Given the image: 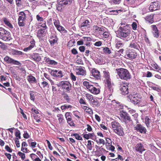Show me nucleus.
<instances>
[{"instance_id":"obj_1","label":"nucleus","mask_w":161,"mask_h":161,"mask_svg":"<svg viewBox=\"0 0 161 161\" xmlns=\"http://www.w3.org/2000/svg\"><path fill=\"white\" fill-rule=\"evenodd\" d=\"M116 71L118 75L121 79L127 80L131 78L129 72L126 69L119 68L116 69Z\"/></svg>"},{"instance_id":"obj_2","label":"nucleus","mask_w":161,"mask_h":161,"mask_svg":"<svg viewBox=\"0 0 161 161\" xmlns=\"http://www.w3.org/2000/svg\"><path fill=\"white\" fill-rule=\"evenodd\" d=\"M129 25H127L126 26L120 27L119 28V31L118 33V36L119 37L125 38L129 36L130 31L129 29Z\"/></svg>"},{"instance_id":"obj_3","label":"nucleus","mask_w":161,"mask_h":161,"mask_svg":"<svg viewBox=\"0 0 161 161\" xmlns=\"http://www.w3.org/2000/svg\"><path fill=\"white\" fill-rule=\"evenodd\" d=\"M111 125L113 130L116 133L120 136L123 135L124 132L122 127L119 123L116 121L112 122Z\"/></svg>"},{"instance_id":"obj_4","label":"nucleus","mask_w":161,"mask_h":161,"mask_svg":"<svg viewBox=\"0 0 161 161\" xmlns=\"http://www.w3.org/2000/svg\"><path fill=\"white\" fill-rule=\"evenodd\" d=\"M10 33L2 27H0V38L4 41H10Z\"/></svg>"},{"instance_id":"obj_5","label":"nucleus","mask_w":161,"mask_h":161,"mask_svg":"<svg viewBox=\"0 0 161 161\" xmlns=\"http://www.w3.org/2000/svg\"><path fill=\"white\" fill-rule=\"evenodd\" d=\"M59 86L62 87L63 91L65 92L69 93L71 89V84L68 81H61L59 83Z\"/></svg>"},{"instance_id":"obj_6","label":"nucleus","mask_w":161,"mask_h":161,"mask_svg":"<svg viewBox=\"0 0 161 161\" xmlns=\"http://www.w3.org/2000/svg\"><path fill=\"white\" fill-rule=\"evenodd\" d=\"M126 55L130 59L135 58L137 56V53L135 49H129L126 52Z\"/></svg>"},{"instance_id":"obj_7","label":"nucleus","mask_w":161,"mask_h":161,"mask_svg":"<svg viewBox=\"0 0 161 161\" xmlns=\"http://www.w3.org/2000/svg\"><path fill=\"white\" fill-rule=\"evenodd\" d=\"M19 16L18 19V24L20 26H24L25 24L24 21L26 19V14L24 12H20L19 13Z\"/></svg>"},{"instance_id":"obj_8","label":"nucleus","mask_w":161,"mask_h":161,"mask_svg":"<svg viewBox=\"0 0 161 161\" xmlns=\"http://www.w3.org/2000/svg\"><path fill=\"white\" fill-rule=\"evenodd\" d=\"M160 7L159 3L158 2H154L151 3L149 10L151 11H153L159 9Z\"/></svg>"},{"instance_id":"obj_9","label":"nucleus","mask_w":161,"mask_h":161,"mask_svg":"<svg viewBox=\"0 0 161 161\" xmlns=\"http://www.w3.org/2000/svg\"><path fill=\"white\" fill-rule=\"evenodd\" d=\"M128 86L126 83L122 84L120 86V90L123 95H125L128 94Z\"/></svg>"},{"instance_id":"obj_10","label":"nucleus","mask_w":161,"mask_h":161,"mask_svg":"<svg viewBox=\"0 0 161 161\" xmlns=\"http://www.w3.org/2000/svg\"><path fill=\"white\" fill-rule=\"evenodd\" d=\"M127 100L128 101L134 104H137L140 102V100L137 97L132 95H129Z\"/></svg>"},{"instance_id":"obj_11","label":"nucleus","mask_w":161,"mask_h":161,"mask_svg":"<svg viewBox=\"0 0 161 161\" xmlns=\"http://www.w3.org/2000/svg\"><path fill=\"white\" fill-rule=\"evenodd\" d=\"M75 70L76 74L78 75L83 76L86 75V70L81 67H77Z\"/></svg>"},{"instance_id":"obj_12","label":"nucleus","mask_w":161,"mask_h":161,"mask_svg":"<svg viewBox=\"0 0 161 161\" xmlns=\"http://www.w3.org/2000/svg\"><path fill=\"white\" fill-rule=\"evenodd\" d=\"M50 74L51 75L54 77L61 78L63 76L62 71H58L56 70H52Z\"/></svg>"},{"instance_id":"obj_13","label":"nucleus","mask_w":161,"mask_h":161,"mask_svg":"<svg viewBox=\"0 0 161 161\" xmlns=\"http://www.w3.org/2000/svg\"><path fill=\"white\" fill-rule=\"evenodd\" d=\"M134 128L136 130L141 133H145L146 132V130L145 127L140 124L137 125Z\"/></svg>"},{"instance_id":"obj_14","label":"nucleus","mask_w":161,"mask_h":161,"mask_svg":"<svg viewBox=\"0 0 161 161\" xmlns=\"http://www.w3.org/2000/svg\"><path fill=\"white\" fill-rule=\"evenodd\" d=\"M135 148L136 151L139 152L141 153L143 151L145 150V149L144 148L143 145L141 143L137 144L135 147Z\"/></svg>"},{"instance_id":"obj_15","label":"nucleus","mask_w":161,"mask_h":161,"mask_svg":"<svg viewBox=\"0 0 161 161\" xmlns=\"http://www.w3.org/2000/svg\"><path fill=\"white\" fill-rule=\"evenodd\" d=\"M89 91L93 94L97 95L99 93L100 90L99 88L95 87L92 85Z\"/></svg>"},{"instance_id":"obj_16","label":"nucleus","mask_w":161,"mask_h":161,"mask_svg":"<svg viewBox=\"0 0 161 161\" xmlns=\"http://www.w3.org/2000/svg\"><path fill=\"white\" fill-rule=\"evenodd\" d=\"M92 75L97 79L100 78L101 76L100 75L99 72L95 69H92L91 71Z\"/></svg>"},{"instance_id":"obj_17","label":"nucleus","mask_w":161,"mask_h":161,"mask_svg":"<svg viewBox=\"0 0 161 161\" xmlns=\"http://www.w3.org/2000/svg\"><path fill=\"white\" fill-rule=\"evenodd\" d=\"M152 32L155 37L158 38L159 36V33L157 27L155 25H152Z\"/></svg>"},{"instance_id":"obj_18","label":"nucleus","mask_w":161,"mask_h":161,"mask_svg":"<svg viewBox=\"0 0 161 161\" xmlns=\"http://www.w3.org/2000/svg\"><path fill=\"white\" fill-rule=\"evenodd\" d=\"M93 29L96 32L101 33L104 31V29L103 27H99L97 25L93 26Z\"/></svg>"},{"instance_id":"obj_19","label":"nucleus","mask_w":161,"mask_h":161,"mask_svg":"<svg viewBox=\"0 0 161 161\" xmlns=\"http://www.w3.org/2000/svg\"><path fill=\"white\" fill-rule=\"evenodd\" d=\"M90 103L93 107H98L100 105L99 103L96 98H94Z\"/></svg>"},{"instance_id":"obj_20","label":"nucleus","mask_w":161,"mask_h":161,"mask_svg":"<svg viewBox=\"0 0 161 161\" xmlns=\"http://www.w3.org/2000/svg\"><path fill=\"white\" fill-rule=\"evenodd\" d=\"M3 21L5 24L8 26L10 29H12L13 27L12 25L11 24L10 22L8 19L6 18H4L3 19Z\"/></svg>"},{"instance_id":"obj_21","label":"nucleus","mask_w":161,"mask_h":161,"mask_svg":"<svg viewBox=\"0 0 161 161\" xmlns=\"http://www.w3.org/2000/svg\"><path fill=\"white\" fill-rule=\"evenodd\" d=\"M154 14H151L149 16H147L145 18L146 20L149 23L152 24L153 22V17Z\"/></svg>"},{"instance_id":"obj_22","label":"nucleus","mask_w":161,"mask_h":161,"mask_svg":"<svg viewBox=\"0 0 161 161\" xmlns=\"http://www.w3.org/2000/svg\"><path fill=\"white\" fill-rule=\"evenodd\" d=\"M7 63L8 64H12L17 65H19L21 64L19 61L15 60L11 58H10L9 60H8Z\"/></svg>"},{"instance_id":"obj_23","label":"nucleus","mask_w":161,"mask_h":161,"mask_svg":"<svg viewBox=\"0 0 161 161\" xmlns=\"http://www.w3.org/2000/svg\"><path fill=\"white\" fill-rule=\"evenodd\" d=\"M108 79H107V84L108 86V88L109 91L111 92H113V89L112 88V84L111 83L110 81L108 79Z\"/></svg>"},{"instance_id":"obj_24","label":"nucleus","mask_w":161,"mask_h":161,"mask_svg":"<svg viewBox=\"0 0 161 161\" xmlns=\"http://www.w3.org/2000/svg\"><path fill=\"white\" fill-rule=\"evenodd\" d=\"M90 22L87 20L83 22L81 24L80 27L82 28L84 27H87V28L90 27Z\"/></svg>"},{"instance_id":"obj_25","label":"nucleus","mask_w":161,"mask_h":161,"mask_svg":"<svg viewBox=\"0 0 161 161\" xmlns=\"http://www.w3.org/2000/svg\"><path fill=\"white\" fill-rule=\"evenodd\" d=\"M85 97H86V99L88 100L89 103L94 98L93 96L89 93L85 94Z\"/></svg>"},{"instance_id":"obj_26","label":"nucleus","mask_w":161,"mask_h":161,"mask_svg":"<svg viewBox=\"0 0 161 161\" xmlns=\"http://www.w3.org/2000/svg\"><path fill=\"white\" fill-rule=\"evenodd\" d=\"M45 31V29H39L37 32V36L39 37H43L44 36V32Z\"/></svg>"},{"instance_id":"obj_27","label":"nucleus","mask_w":161,"mask_h":161,"mask_svg":"<svg viewBox=\"0 0 161 161\" xmlns=\"http://www.w3.org/2000/svg\"><path fill=\"white\" fill-rule=\"evenodd\" d=\"M45 61L48 64L52 65H56L57 64V62L54 60H51L49 58H47Z\"/></svg>"},{"instance_id":"obj_28","label":"nucleus","mask_w":161,"mask_h":161,"mask_svg":"<svg viewBox=\"0 0 161 161\" xmlns=\"http://www.w3.org/2000/svg\"><path fill=\"white\" fill-rule=\"evenodd\" d=\"M83 86L86 87L89 91L91 89V88L92 86V85L90 84V83L87 81H84L83 82Z\"/></svg>"},{"instance_id":"obj_29","label":"nucleus","mask_w":161,"mask_h":161,"mask_svg":"<svg viewBox=\"0 0 161 161\" xmlns=\"http://www.w3.org/2000/svg\"><path fill=\"white\" fill-rule=\"evenodd\" d=\"M11 53L13 55H20L22 54L23 53L22 52L16 50L15 49H12L11 51Z\"/></svg>"},{"instance_id":"obj_30","label":"nucleus","mask_w":161,"mask_h":161,"mask_svg":"<svg viewBox=\"0 0 161 161\" xmlns=\"http://www.w3.org/2000/svg\"><path fill=\"white\" fill-rule=\"evenodd\" d=\"M32 58L35 61L37 62L40 61L41 59V57L38 54H35Z\"/></svg>"},{"instance_id":"obj_31","label":"nucleus","mask_w":161,"mask_h":161,"mask_svg":"<svg viewBox=\"0 0 161 161\" xmlns=\"http://www.w3.org/2000/svg\"><path fill=\"white\" fill-rule=\"evenodd\" d=\"M27 78V79L31 83L36 82V78L33 76H28Z\"/></svg>"},{"instance_id":"obj_32","label":"nucleus","mask_w":161,"mask_h":161,"mask_svg":"<svg viewBox=\"0 0 161 161\" xmlns=\"http://www.w3.org/2000/svg\"><path fill=\"white\" fill-rule=\"evenodd\" d=\"M121 116L125 121H130V117L126 113L124 114H122Z\"/></svg>"},{"instance_id":"obj_33","label":"nucleus","mask_w":161,"mask_h":161,"mask_svg":"<svg viewBox=\"0 0 161 161\" xmlns=\"http://www.w3.org/2000/svg\"><path fill=\"white\" fill-rule=\"evenodd\" d=\"M83 137L86 139H88L89 138H92L93 136V134L89 133L88 134H83Z\"/></svg>"},{"instance_id":"obj_34","label":"nucleus","mask_w":161,"mask_h":161,"mask_svg":"<svg viewBox=\"0 0 161 161\" xmlns=\"http://www.w3.org/2000/svg\"><path fill=\"white\" fill-rule=\"evenodd\" d=\"M83 108H84L85 111L86 112L88 113L89 114H93V111L91 108H89L86 106H84Z\"/></svg>"},{"instance_id":"obj_35","label":"nucleus","mask_w":161,"mask_h":161,"mask_svg":"<svg viewBox=\"0 0 161 161\" xmlns=\"http://www.w3.org/2000/svg\"><path fill=\"white\" fill-rule=\"evenodd\" d=\"M56 28L60 32H63V33H66L67 32V31L65 30L64 28L60 25H59Z\"/></svg>"},{"instance_id":"obj_36","label":"nucleus","mask_w":161,"mask_h":161,"mask_svg":"<svg viewBox=\"0 0 161 161\" xmlns=\"http://www.w3.org/2000/svg\"><path fill=\"white\" fill-rule=\"evenodd\" d=\"M152 66L157 71H161V69L156 64H151Z\"/></svg>"},{"instance_id":"obj_37","label":"nucleus","mask_w":161,"mask_h":161,"mask_svg":"<svg viewBox=\"0 0 161 161\" xmlns=\"http://www.w3.org/2000/svg\"><path fill=\"white\" fill-rule=\"evenodd\" d=\"M57 117L58 118L59 123H62L64 119L63 115L61 114H58L57 115Z\"/></svg>"},{"instance_id":"obj_38","label":"nucleus","mask_w":161,"mask_h":161,"mask_svg":"<svg viewBox=\"0 0 161 161\" xmlns=\"http://www.w3.org/2000/svg\"><path fill=\"white\" fill-rule=\"evenodd\" d=\"M73 0H64L62 1V3L64 5L70 4L73 1Z\"/></svg>"},{"instance_id":"obj_39","label":"nucleus","mask_w":161,"mask_h":161,"mask_svg":"<svg viewBox=\"0 0 161 161\" xmlns=\"http://www.w3.org/2000/svg\"><path fill=\"white\" fill-rule=\"evenodd\" d=\"M87 148L89 150H92V142L90 140L88 141Z\"/></svg>"},{"instance_id":"obj_40","label":"nucleus","mask_w":161,"mask_h":161,"mask_svg":"<svg viewBox=\"0 0 161 161\" xmlns=\"http://www.w3.org/2000/svg\"><path fill=\"white\" fill-rule=\"evenodd\" d=\"M34 44H31L28 47L25 48L24 50L25 51H27L28 50H30L34 47Z\"/></svg>"},{"instance_id":"obj_41","label":"nucleus","mask_w":161,"mask_h":161,"mask_svg":"<svg viewBox=\"0 0 161 161\" xmlns=\"http://www.w3.org/2000/svg\"><path fill=\"white\" fill-rule=\"evenodd\" d=\"M103 51L105 53H108V54H110L111 53V50L108 47L104 48L103 49Z\"/></svg>"},{"instance_id":"obj_42","label":"nucleus","mask_w":161,"mask_h":161,"mask_svg":"<svg viewBox=\"0 0 161 161\" xmlns=\"http://www.w3.org/2000/svg\"><path fill=\"white\" fill-rule=\"evenodd\" d=\"M145 123L147 127L149 126V124L151 121L150 119L147 117L145 118Z\"/></svg>"},{"instance_id":"obj_43","label":"nucleus","mask_w":161,"mask_h":161,"mask_svg":"<svg viewBox=\"0 0 161 161\" xmlns=\"http://www.w3.org/2000/svg\"><path fill=\"white\" fill-rule=\"evenodd\" d=\"M72 107V106H71L70 105H64L63 106H62L61 108V109L62 110L65 109H66L69 108H71Z\"/></svg>"},{"instance_id":"obj_44","label":"nucleus","mask_w":161,"mask_h":161,"mask_svg":"<svg viewBox=\"0 0 161 161\" xmlns=\"http://www.w3.org/2000/svg\"><path fill=\"white\" fill-rule=\"evenodd\" d=\"M57 42V39L56 38H52L49 40V42L52 45H53Z\"/></svg>"},{"instance_id":"obj_45","label":"nucleus","mask_w":161,"mask_h":161,"mask_svg":"<svg viewBox=\"0 0 161 161\" xmlns=\"http://www.w3.org/2000/svg\"><path fill=\"white\" fill-rule=\"evenodd\" d=\"M18 154L20 157L22 159L24 160L25 157V155L24 153L19 152L18 153Z\"/></svg>"},{"instance_id":"obj_46","label":"nucleus","mask_w":161,"mask_h":161,"mask_svg":"<svg viewBox=\"0 0 161 161\" xmlns=\"http://www.w3.org/2000/svg\"><path fill=\"white\" fill-rule=\"evenodd\" d=\"M73 136H74L75 137V138L78 140H82V138L78 134H73Z\"/></svg>"},{"instance_id":"obj_47","label":"nucleus","mask_w":161,"mask_h":161,"mask_svg":"<svg viewBox=\"0 0 161 161\" xmlns=\"http://www.w3.org/2000/svg\"><path fill=\"white\" fill-rule=\"evenodd\" d=\"M0 47L3 49H6L7 46L4 43L0 41Z\"/></svg>"},{"instance_id":"obj_48","label":"nucleus","mask_w":161,"mask_h":161,"mask_svg":"<svg viewBox=\"0 0 161 161\" xmlns=\"http://www.w3.org/2000/svg\"><path fill=\"white\" fill-rule=\"evenodd\" d=\"M64 99L66 100L67 102L69 103L70 101V99L68 96L66 94H65L64 96Z\"/></svg>"},{"instance_id":"obj_49","label":"nucleus","mask_w":161,"mask_h":161,"mask_svg":"<svg viewBox=\"0 0 161 161\" xmlns=\"http://www.w3.org/2000/svg\"><path fill=\"white\" fill-rule=\"evenodd\" d=\"M129 47L131 48H133L136 49H137L138 47L136 44L134 43H131L130 44Z\"/></svg>"},{"instance_id":"obj_50","label":"nucleus","mask_w":161,"mask_h":161,"mask_svg":"<svg viewBox=\"0 0 161 161\" xmlns=\"http://www.w3.org/2000/svg\"><path fill=\"white\" fill-rule=\"evenodd\" d=\"M96 142L97 143H99V144H102L103 145H104L105 144V141L103 139H99V142L97 141H96Z\"/></svg>"},{"instance_id":"obj_51","label":"nucleus","mask_w":161,"mask_h":161,"mask_svg":"<svg viewBox=\"0 0 161 161\" xmlns=\"http://www.w3.org/2000/svg\"><path fill=\"white\" fill-rule=\"evenodd\" d=\"M15 136L17 137H18V138H21L20 133L19 130H18L16 132Z\"/></svg>"},{"instance_id":"obj_52","label":"nucleus","mask_w":161,"mask_h":161,"mask_svg":"<svg viewBox=\"0 0 161 161\" xmlns=\"http://www.w3.org/2000/svg\"><path fill=\"white\" fill-rule=\"evenodd\" d=\"M71 79L74 81H75L76 80V77L74 75L73 73H71L70 74Z\"/></svg>"},{"instance_id":"obj_53","label":"nucleus","mask_w":161,"mask_h":161,"mask_svg":"<svg viewBox=\"0 0 161 161\" xmlns=\"http://www.w3.org/2000/svg\"><path fill=\"white\" fill-rule=\"evenodd\" d=\"M36 18L37 20L40 22L43 21V19L42 17L40 16L39 15H37L36 16Z\"/></svg>"},{"instance_id":"obj_54","label":"nucleus","mask_w":161,"mask_h":161,"mask_svg":"<svg viewBox=\"0 0 161 161\" xmlns=\"http://www.w3.org/2000/svg\"><path fill=\"white\" fill-rule=\"evenodd\" d=\"M54 24L56 28L60 25L59 22L58 20H55V21L54 22Z\"/></svg>"},{"instance_id":"obj_55","label":"nucleus","mask_w":161,"mask_h":161,"mask_svg":"<svg viewBox=\"0 0 161 161\" xmlns=\"http://www.w3.org/2000/svg\"><path fill=\"white\" fill-rule=\"evenodd\" d=\"M123 44L122 43L120 42H118L116 44V47L117 48H119L120 47L123 46Z\"/></svg>"},{"instance_id":"obj_56","label":"nucleus","mask_w":161,"mask_h":161,"mask_svg":"<svg viewBox=\"0 0 161 161\" xmlns=\"http://www.w3.org/2000/svg\"><path fill=\"white\" fill-rule=\"evenodd\" d=\"M42 86L43 87H45L48 85V83L45 81H43L42 83Z\"/></svg>"},{"instance_id":"obj_57","label":"nucleus","mask_w":161,"mask_h":161,"mask_svg":"<svg viewBox=\"0 0 161 161\" xmlns=\"http://www.w3.org/2000/svg\"><path fill=\"white\" fill-rule=\"evenodd\" d=\"M15 143L16 144V146L17 147H20V144L19 143V138H16L15 140Z\"/></svg>"},{"instance_id":"obj_58","label":"nucleus","mask_w":161,"mask_h":161,"mask_svg":"<svg viewBox=\"0 0 161 161\" xmlns=\"http://www.w3.org/2000/svg\"><path fill=\"white\" fill-rule=\"evenodd\" d=\"M73 114L78 119L80 118V117L79 115V113L78 111L74 112Z\"/></svg>"},{"instance_id":"obj_59","label":"nucleus","mask_w":161,"mask_h":161,"mask_svg":"<svg viewBox=\"0 0 161 161\" xmlns=\"http://www.w3.org/2000/svg\"><path fill=\"white\" fill-rule=\"evenodd\" d=\"M48 145V146L50 150H52L53 149V147L51 146V144L49 141L48 140H46Z\"/></svg>"},{"instance_id":"obj_60","label":"nucleus","mask_w":161,"mask_h":161,"mask_svg":"<svg viewBox=\"0 0 161 161\" xmlns=\"http://www.w3.org/2000/svg\"><path fill=\"white\" fill-rule=\"evenodd\" d=\"M102 42L101 41H98L94 43V45L95 46L99 47L101 46L102 45Z\"/></svg>"},{"instance_id":"obj_61","label":"nucleus","mask_w":161,"mask_h":161,"mask_svg":"<svg viewBox=\"0 0 161 161\" xmlns=\"http://www.w3.org/2000/svg\"><path fill=\"white\" fill-rule=\"evenodd\" d=\"M79 49L81 52H84L85 50V47L84 46H81L80 47Z\"/></svg>"},{"instance_id":"obj_62","label":"nucleus","mask_w":161,"mask_h":161,"mask_svg":"<svg viewBox=\"0 0 161 161\" xmlns=\"http://www.w3.org/2000/svg\"><path fill=\"white\" fill-rule=\"evenodd\" d=\"M5 149L9 152H12V149H11L7 145L5 147Z\"/></svg>"},{"instance_id":"obj_63","label":"nucleus","mask_w":161,"mask_h":161,"mask_svg":"<svg viewBox=\"0 0 161 161\" xmlns=\"http://www.w3.org/2000/svg\"><path fill=\"white\" fill-rule=\"evenodd\" d=\"M132 27L133 30H136L137 28V25L136 23L135 22H133L132 24Z\"/></svg>"},{"instance_id":"obj_64","label":"nucleus","mask_w":161,"mask_h":161,"mask_svg":"<svg viewBox=\"0 0 161 161\" xmlns=\"http://www.w3.org/2000/svg\"><path fill=\"white\" fill-rule=\"evenodd\" d=\"M36 142H31V147L32 148H34L36 147Z\"/></svg>"}]
</instances>
